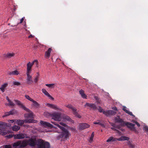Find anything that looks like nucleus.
<instances>
[{
	"mask_svg": "<svg viewBox=\"0 0 148 148\" xmlns=\"http://www.w3.org/2000/svg\"><path fill=\"white\" fill-rule=\"evenodd\" d=\"M5 148H12V146L10 145H6L5 146Z\"/></svg>",
	"mask_w": 148,
	"mask_h": 148,
	"instance_id": "de8ad7c7",
	"label": "nucleus"
},
{
	"mask_svg": "<svg viewBox=\"0 0 148 148\" xmlns=\"http://www.w3.org/2000/svg\"><path fill=\"white\" fill-rule=\"evenodd\" d=\"M35 63H36V64L37 65L38 63L37 60H35L32 63H31L29 62L27 64L26 73H31V69L32 66H33Z\"/></svg>",
	"mask_w": 148,
	"mask_h": 148,
	"instance_id": "39448f33",
	"label": "nucleus"
},
{
	"mask_svg": "<svg viewBox=\"0 0 148 148\" xmlns=\"http://www.w3.org/2000/svg\"><path fill=\"white\" fill-rule=\"evenodd\" d=\"M19 74V72L16 70L8 73L9 75H17Z\"/></svg>",
	"mask_w": 148,
	"mask_h": 148,
	"instance_id": "5701e85b",
	"label": "nucleus"
},
{
	"mask_svg": "<svg viewBox=\"0 0 148 148\" xmlns=\"http://www.w3.org/2000/svg\"><path fill=\"white\" fill-rule=\"evenodd\" d=\"M23 20H24V18H21V19L20 23H18V24H19V23H22V22H23Z\"/></svg>",
	"mask_w": 148,
	"mask_h": 148,
	"instance_id": "864d4df0",
	"label": "nucleus"
},
{
	"mask_svg": "<svg viewBox=\"0 0 148 148\" xmlns=\"http://www.w3.org/2000/svg\"><path fill=\"white\" fill-rule=\"evenodd\" d=\"M66 107L69 109H71L72 110L73 114L76 116L77 117L80 118H81V116L78 113L77 111V109L71 105L68 104L66 106Z\"/></svg>",
	"mask_w": 148,
	"mask_h": 148,
	"instance_id": "20e7f679",
	"label": "nucleus"
},
{
	"mask_svg": "<svg viewBox=\"0 0 148 148\" xmlns=\"http://www.w3.org/2000/svg\"><path fill=\"white\" fill-rule=\"evenodd\" d=\"M8 85L7 83H5L2 85L1 87H0V89L2 92H4L5 91V89L7 87Z\"/></svg>",
	"mask_w": 148,
	"mask_h": 148,
	"instance_id": "393cba45",
	"label": "nucleus"
},
{
	"mask_svg": "<svg viewBox=\"0 0 148 148\" xmlns=\"http://www.w3.org/2000/svg\"><path fill=\"white\" fill-rule=\"evenodd\" d=\"M24 126L25 127V125H24Z\"/></svg>",
	"mask_w": 148,
	"mask_h": 148,
	"instance_id": "774afa93",
	"label": "nucleus"
},
{
	"mask_svg": "<svg viewBox=\"0 0 148 148\" xmlns=\"http://www.w3.org/2000/svg\"><path fill=\"white\" fill-rule=\"evenodd\" d=\"M26 135L24 134L20 133L14 135V138L16 139H21L24 138Z\"/></svg>",
	"mask_w": 148,
	"mask_h": 148,
	"instance_id": "4468645a",
	"label": "nucleus"
},
{
	"mask_svg": "<svg viewBox=\"0 0 148 148\" xmlns=\"http://www.w3.org/2000/svg\"><path fill=\"white\" fill-rule=\"evenodd\" d=\"M47 106L49 107L56 110H59L61 111L62 109L58 107V106L56 105L51 104L49 103L47 104Z\"/></svg>",
	"mask_w": 148,
	"mask_h": 148,
	"instance_id": "2eb2a0df",
	"label": "nucleus"
},
{
	"mask_svg": "<svg viewBox=\"0 0 148 148\" xmlns=\"http://www.w3.org/2000/svg\"><path fill=\"white\" fill-rule=\"evenodd\" d=\"M33 37H34V36H33L32 35V34H31L28 37V38H33Z\"/></svg>",
	"mask_w": 148,
	"mask_h": 148,
	"instance_id": "052dcab7",
	"label": "nucleus"
},
{
	"mask_svg": "<svg viewBox=\"0 0 148 148\" xmlns=\"http://www.w3.org/2000/svg\"><path fill=\"white\" fill-rule=\"evenodd\" d=\"M20 128V127L16 125H14L12 127V130L14 131H17Z\"/></svg>",
	"mask_w": 148,
	"mask_h": 148,
	"instance_id": "c756f323",
	"label": "nucleus"
},
{
	"mask_svg": "<svg viewBox=\"0 0 148 148\" xmlns=\"http://www.w3.org/2000/svg\"><path fill=\"white\" fill-rule=\"evenodd\" d=\"M80 94L81 95L82 97L85 99L87 98V96L86 94L84 93V90H81L79 91Z\"/></svg>",
	"mask_w": 148,
	"mask_h": 148,
	"instance_id": "4be33fe9",
	"label": "nucleus"
},
{
	"mask_svg": "<svg viewBox=\"0 0 148 148\" xmlns=\"http://www.w3.org/2000/svg\"><path fill=\"white\" fill-rule=\"evenodd\" d=\"M55 84H45V86L49 87V88H53L54 87Z\"/></svg>",
	"mask_w": 148,
	"mask_h": 148,
	"instance_id": "473e14b6",
	"label": "nucleus"
},
{
	"mask_svg": "<svg viewBox=\"0 0 148 148\" xmlns=\"http://www.w3.org/2000/svg\"><path fill=\"white\" fill-rule=\"evenodd\" d=\"M94 136V132H92L91 136L90 137V140H89V142H91L93 140V138Z\"/></svg>",
	"mask_w": 148,
	"mask_h": 148,
	"instance_id": "e433bc0d",
	"label": "nucleus"
},
{
	"mask_svg": "<svg viewBox=\"0 0 148 148\" xmlns=\"http://www.w3.org/2000/svg\"><path fill=\"white\" fill-rule=\"evenodd\" d=\"M27 145V141L26 140H23L22 142H21L20 144V147H26Z\"/></svg>",
	"mask_w": 148,
	"mask_h": 148,
	"instance_id": "b1692460",
	"label": "nucleus"
},
{
	"mask_svg": "<svg viewBox=\"0 0 148 148\" xmlns=\"http://www.w3.org/2000/svg\"><path fill=\"white\" fill-rule=\"evenodd\" d=\"M129 138L126 137V136H122L121 137L119 138L118 139V140H129Z\"/></svg>",
	"mask_w": 148,
	"mask_h": 148,
	"instance_id": "cd10ccee",
	"label": "nucleus"
},
{
	"mask_svg": "<svg viewBox=\"0 0 148 148\" xmlns=\"http://www.w3.org/2000/svg\"><path fill=\"white\" fill-rule=\"evenodd\" d=\"M100 125H101L103 127H105V125L103 124H102L100 123Z\"/></svg>",
	"mask_w": 148,
	"mask_h": 148,
	"instance_id": "e2e57ef3",
	"label": "nucleus"
},
{
	"mask_svg": "<svg viewBox=\"0 0 148 148\" xmlns=\"http://www.w3.org/2000/svg\"><path fill=\"white\" fill-rule=\"evenodd\" d=\"M111 125L113 127H115L116 128L120 129V130H121L123 131H124V130L120 127V126L119 125H116L114 123H112L111 124Z\"/></svg>",
	"mask_w": 148,
	"mask_h": 148,
	"instance_id": "a878e982",
	"label": "nucleus"
},
{
	"mask_svg": "<svg viewBox=\"0 0 148 148\" xmlns=\"http://www.w3.org/2000/svg\"><path fill=\"white\" fill-rule=\"evenodd\" d=\"M51 123L58 127L63 131L61 135H60V137H64L65 138H66L69 137V133L67 130L65 129L64 127L60 126L59 124H57L55 121H51Z\"/></svg>",
	"mask_w": 148,
	"mask_h": 148,
	"instance_id": "f257e3e1",
	"label": "nucleus"
},
{
	"mask_svg": "<svg viewBox=\"0 0 148 148\" xmlns=\"http://www.w3.org/2000/svg\"><path fill=\"white\" fill-rule=\"evenodd\" d=\"M21 143V141H19L16 143H14L13 144V147H18L19 146H20V144Z\"/></svg>",
	"mask_w": 148,
	"mask_h": 148,
	"instance_id": "7c9ffc66",
	"label": "nucleus"
},
{
	"mask_svg": "<svg viewBox=\"0 0 148 148\" xmlns=\"http://www.w3.org/2000/svg\"><path fill=\"white\" fill-rule=\"evenodd\" d=\"M15 55V53H7L5 56L6 58H10L13 56Z\"/></svg>",
	"mask_w": 148,
	"mask_h": 148,
	"instance_id": "c85d7f7f",
	"label": "nucleus"
},
{
	"mask_svg": "<svg viewBox=\"0 0 148 148\" xmlns=\"http://www.w3.org/2000/svg\"><path fill=\"white\" fill-rule=\"evenodd\" d=\"M28 112V111H27ZM29 113H26L24 114V116L26 119H28L29 118H33L34 116L33 113L32 112H31L30 110H29Z\"/></svg>",
	"mask_w": 148,
	"mask_h": 148,
	"instance_id": "f3484780",
	"label": "nucleus"
},
{
	"mask_svg": "<svg viewBox=\"0 0 148 148\" xmlns=\"http://www.w3.org/2000/svg\"><path fill=\"white\" fill-rule=\"evenodd\" d=\"M6 134H7V132H3L2 133V135H6Z\"/></svg>",
	"mask_w": 148,
	"mask_h": 148,
	"instance_id": "680f3d73",
	"label": "nucleus"
},
{
	"mask_svg": "<svg viewBox=\"0 0 148 148\" xmlns=\"http://www.w3.org/2000/svg\"><path fill=\"white\" fill-rule=\"evenodd\" d=\"M51 100H54V99L50 95L48 97Z\"/></svg>",
	"mask_w": 148,
	"mask_h": 148,
	"instance_id": "8fccbe9b",
	"label": "nucleus"
},
{
	"mask_svg": "<svg viewBox=\"0 0 148 148\" xmlns=\"http://www.w3.org/2000/svg\"><path fill=\"white\" fill-rule=\"evenodd\" d=\"M37 75L34 78V81L35 83H36L38 81L39 78V74L38 73H37Z\"/></svg>",
	"mask_w": 148,
	"mask_h": 148,
	"instance_id": "72a5a7b5",
	"label": "nucleus"
},
{
	"mask_svg": "<svg viewBox=\"0 0 148 148\" xmlns=\"http://www.w3.org/2000/svg\"><path fill=\"white\" fill-rule=\"evenodd\" d=\"M112 109L115 111L117 110V109L116 107H113L112 108Z\"/></svg>",
	"mask_w": 148,
	"mask_h": 148,
	"instance_id": "6e6d98bb",
	"label": "nucleus"
},
{
	"mask_svg": "<svg viewBox=\"0 0 148 148\" xmlns=\"http://www.w3.org/2000/svg\"><path fill=\"white\" fill-rule=\"evenodd\" d=\"M34 103V105L35 107H37L39 106V104L36 101L33 99V101H32Z\"/></svg>",
	"mask_w": 148,
	"mask_h": 148,
	"instance_id": "4c0bfd02",
	"label": "nucleus"
},
{
	"mask_svg": "<svg viewBox=\"0 0 148 148\" xmlns=\"http://www.w3.org/2000/svg\"><path fill=\"white\" fill-rule=\"evenodd\" d=\"M103 114L108 116L114 115L116 114V112L112 110H106L103 111Z\"/></svg>",
	"mask_w": 148,
	"mask_h": 148,
	"instance_id": "6e6552de",
	"label": "nucleus"
},
{
	"mask_svg": "<svg viewBox=\"0 0 148 148\" xmlns=\"http://www.w3.org/2000/svg\"><path fill=\"white\" fill-rule=\"evenodd\" d=\"M16 112V111L14 110H13L10 111V112H9L10 115L14 114Z\"/></svg>",
	"mask_w": 148,
	"mask_h": 148,
	"instance_id": "a19ab883",
	"label": "nucleus"
},
{
	"mask_svg": "<svg viewBox=\"0 0 148 148\" xmlns=\"http://www.w3.org/2000/svg\"><path fill=\"white\" fill-rule=\"evenodd\" d=\"M98 109L99 110V111L100 112H103V111H105L100 106L99 107Z\"/></svg>",
	"mask_w": 148,
	"mask_h": 148,
	"instance_id": "79ce46f5",
	"label": "nucleus"
},
{
	"mask_svg": "<svg viewBox=\"0 0 148 148\" xmlns=\"http://www.w3.org/2000/svg\"><path fill=\"white\" fill-rule=\"evenodd\" d=\"M122 110L126 113L134 117L135 116L132 114V112L129 111L126 109V107L124 106L123 107Z\"/></svg>",
	"mask_w": 148,
	"mask_h": 148,
	"instance_id": "412c9836",
	"label": "nucleus"
},
{
	"mask_svg": "<svg viewBox=\"0 0 148 148\" xmlns=\"http://www.w3.org/2000/svg\"><path fill=\"white\" fill-rule=\"evenodd\" d=\"M84 106L85 107H88L91 109H92L94 110H95L97 109L96 105L94 103H86Z\"/></svg>",
	"mask_w": 148,
	"mask_h": 148,
	"instance_id": "dca6fc26",
	"label": "nucleus"
},
{
	"mask_svg": "<svg viewBox=\"0 0 148 148\" xmlns=\"http://www.w3.org/2000/svg\"><path fill=\"white\" fill-rule=\"evenodd\" d=\"M144 130L148 133V127L147 126H145L144 128Z\"/></svg>",
	"mask_w": 148,
	"mask_h": 148,
	"instance_id": "c03bdc74",
	"label": "nucleus"
},
{
	"mask_svg": "<svg viewBox=\"0 0 148 148\" xmlns=\"http://www.w3.org/2000/svg\"><path fill=\"white\" fill-rule=\"evenodd\" d=\"M16 10V8L14 7V11H15V10Z\"/></svg>",
	"mask_w": 148,
	"mask_h": 148,
	"instance_id": "338daca9",
	"label": "nucleus"
},
{
	"mask_svg": "<svg viewBox=\"0 0 148 148\" xmlns=\"http://www.w3.org/2000/svg\"><path fill=\"white\" fill-rule=\"evenodd\" d=\"M37 145L38 148H49L50 146L49 143H44L43 140L41 139H39L37 141Z\"/></svg>",
	"mask_w": 148,
	"mask_h": 148,
	"instance_id": "f03ea898",
	"label": "nucleus"
},
{
	"mask_svg": "<svg viewBox=\"0 0 148 148\" xmlns=\"http://www.w3.org/2000/svg\"><path fill=\"white\" fill-rule=\"evenodd\" d=\"M9 103H5V105H8L9 106H14V103L11 101L10 100L9 101H8Z\"/></svg>",
	"mask_w": 148,
	"mask_h": 148,
	"instance_id": "f704fd0d",
	"label": "nucleus"
},
{
	"mask_svg": "<svg viewBox=\"0 0 148 148\" xmlns=\"http://www.w3.org/2000/svg\"><path fill=\"white\" fill-rule=\"evenodd\" d=\"M25 97L26 99H27L29 101H33V99L30 97L29 95H26L25 96Z\"/></svg>",
	"mask_w": 148,
	"mask_h": 148,
	"instance_id": "58836bf2",
	"label": "nucleus"
},
{
	"mask_svg": "<svg viewBox=\"0 0 148 148\" xmlns=\"http://www.w3.org/2000/svg\"><path fill=\"white\" fill-rule=\"evenodd\" d=\"M116 122L120 123L119 126L120 127L124 126L125 125L126 122H124L123 120L121 119L119 116H117L114 119Z\"/></svg>",
	"mask_w": 148,
	"mask_h": 148,
	"instance_id": "0eeeda50",
	"label": "nucleus"
},
{
	"mask_svg": "<svg viewBox=\"0 0 148 148\" xmlns=\"http://www.w3.org/2000/svg\"><path fill=\"white\" fill-rule=\"evenodd\" d=\"M64 119L66 120H67L68 121H71V119L70 118L69 116H65L64 117Z\"/></svg>",
	"mask_w": 148,
	"mask_h": 148,
	"instance_id": "37998d69",
	"label": "nucleus"
},
{
	"mask_svg": "<svg viewBox=\"0 0 148 148\" xmlns=\"http://www.w3.org/2000/svg\"><path fill=\"white\" fill-rule=\"evenodd\" d=\"M27 144L30 146L34 147L36 145L37 141L36 142V140L33 138H30L27 141Z\"/></svg>",
	"mask_w": 148,
	"mask_h": 148,
	"instance_id": "1a4fd4ad",
	"label": "nucleus"
},
{
	"mask_svg": "<svg viewBox=\"0 0 148 148\" xmlns=\"http://www.w3.org/2000/svg\"><path fill=\"white\" fill-rule=\"evenodd\" d=\"M11 124L9 123H6V127H10L11 126Z\"/></svg>",
	"mask_w": 148,
	"mask_h": 148,
	"instance_id": "5fc2aeb1",
	"label": "nucleus"
},
{
	"mask_svg": "<svg viewBox=\"0 0 148 148\" xmlns=\"http://www.w3.org/2000/svg\"><path fill=\"white\" fill-rule=\"evenodd\" d=\"M8 122L9 123H13L14 122V120H9L8 121Z\"/></svg>",
	"mask_w": 148,
	"mask_h": 148,
	"instance_id": "3c124183",
	"label": "nucleus"
},
{
	"mask_svg": "<svg viewBox=\"0 0 148 148\" xmlns=\"http://www.w3.org/2000/svg\"><path fill=\"white\" fill-rule=\"evenodd\" d=\"M125 125H126L128 128H129L132 130L134 131L136 134H138V132L137 131L135 127V124L130 123L126 122Z\"/></svg>",
	"mask_w": 148,
	"mask_h": 148,
	"instance_id": "423d86ee",
	"label": "nucleus"
},
{
	"mask_svg": "<svg viewBox=\"0 0 148 148\" xmlns=\"http://www.w3.org/2000/svg\"><path fill=\"white\" fill-rule=\"evenodd\" d=\"M61 113L57 112H53L51 115L52 119H53L55 121H60L61 120Z\"/></svg>",
	"mask_w": 148,
	"mask_h": 148,
	"instance_id": "7ed1b4c3",
	"label": "nucleus"
},
{
	"mask_svg": "<svg viewBox=\"0 0 148 148\" xmlns=\"http://www.w3.org/2000/svg\"><path fill=\"white\" fill-rule=\"evenodd\" d=\"M14 101L18 106H20V107L22 108L24 110L29 112V110L21 104L20 101L18 100H14Z\"/></svg>",
	"mask_w": 148,
	"mask_h": 148,
	"instance_id": "f8f14e48",
	"label": "nucleus"
},
{
	"mask_svg": "<svg viewBox=\"0 0 148 148\" xmlns=\"http://www.w3.org/2000/svg\"><path fill=\"white\" fill-rule=\"evenodd\" d=\"M93 123L95 124L100 125V123L99 122H93Z\"/></svg>",
	"mask_w": 148,
	"mask_h": 148,
	"instance_id": "bf43d9fd",
	"label": "nucleus"
},
{
	"mask_svg": "<svg viewBox=\"0 0 148 148\" xmlns=\"http://www.w3.org/2000/svg\"><path fill=\"white\" fill-rule=\"evenodd\" d=\"M42 93H43L45 95L47 96L48 97L50 95L48 92L44 88L42 89Z\"/></svg>",
	"mask_w": 148,
	"mask_h": 148,
	"instance_id": "2f4dec72",
	"label": "nucleus"
},
{
	"mask_svg": "<svg viewBox=\"0 0 148 148\" xmlns=\"http://www.w3.org/2000/svg\"><path fill=\"white\" fill-rule=\"evenodd\" d=\"M51 51V49L49 48L48 50L45 52V58H49Z\"/></svg>",
	"mask_w": 148,
	"mask_h": 148,
	"instance_id": "6ab92c4d",
	"label": "nucleus"
},
{
	"mask_svg": "<svg viewBox=\"0 0 148 148\" xmlns=\"http://www.w3.org/2000/svg\"><path fill=\"white\" fill-rule=\"evenodd\" d=\"M133 122L135 123L138 127H139L140 126V124L137 121H134Z\"/></svg>",
	"mask_w": 148,
	"mask_h": 148,
	"instance_id": "a18cd8bd",
	"label": "nucleus"
},
{
	"mask_svg": "<svg viewBox=\"0 0 148 148\" xmlns=\"http://www.w3.org/2000/svg\"><path fill=\"white\" fill-rule=\"evenodd\" d=\"M18 25V24H17L16 25H12L11 26L12 27H14L15 26H16Z\"/></svg>",
	"mask_w": 148,
	"mask_h": 148,
	"instance_id": "69168bd1",
	"label": "nucleus"
},
{
	"mask_svg": "<svg viewBox=\"0 0 148 148\" xmlns=\"http://www.w3.org/2000/svg\"><path fill=\"white\" fill-rule=\"evenodd\" d=\"M6 128V123L2 121H0V130L5 131Z\"/></svg>",
	"mask_w": 148,
	"mask_h": 148,
	"instance_id": "a211bd4d",
	"label": "nucleus"
},
{
	"mask_svg": "<svg viewBox=\"0 0 148 148\" xmlns=\"http://www.w3.org/2000/svg\"><path fill=\"white\" fill-rule=\"evenodd\" d=\"M10 115V114H9V112H6L5 113V115L3 116V117H4L5 116H7Z\"/></svg>",
	"mask_w": 148,
	"mask_h": 148,
	"instance_id": "49530a36",
	"label": "nucleus"
},
{
	"mask_svg": "<svg viewBox=\"0 0 148 148\" xmlns=\"http://www.w3.org/2000/svg\"><path fill=\"white\" fill-rule=\"evenodd\" d=\"M40 123L41 125L44 126H47L50 128H56L53 125L48 122H45L42 121H41L40 122Z\"/></svg>",
	"mask_w": 148,
	"mask_h": 148,
	"instance_id": "9b49d317",
	"label": "nucleus"
},
{
	"mask_svg": "<svg viewBox=\"0 0 148 148\" xmlns=\"http://www.w3.org/2000/svg\"><path fill=\"white\" fill-rule=\"evenodd\" d=\"M23 124L24 123H36L37 121L32 119H25L23 120Z\"/></svg>",
	"mask_w": 148,
	"mask_h": 148,
	"instance_id": "aec40b11",
	"label": "nucleus"
},
{
	"mask_svg": "<svg viewBox=\"0 0 148 148\" xmlns=\"http://www.w3.org/2000/svg\"><path fill=\"white\" fill-rule=\"evenodd\" d=\"M69 129L73 131H76V129L73 127H71L69 128Z\"/></svg>",
	"mask_w": 148,
	"mask_h": 148,
	"instance_id": "09e8293b",
	"label": "nucleus"
},
{
	"mask_svg": "<svg viewBox=\"0 0 148 148\" xmlns=\"http://www.w3.org/2000/svg\"><path fill=\"white\" fill-rule=\"evenodd\" d=\"M60 124L61 125H62V126H65L66 125V124H65V123H62V122H60Z\"/></svg>",
	"mask_w": 148,
	"mask_h": 148,
	"instance_id": "603ef678",
	"label": "nucleus"
},
{
	"mask_svg": "<svg viewBox=\"0 0 148 148\" xmlns=\"http://www.w3.org/2000/svg\"><path fill=\"white\" fill-rule=\"evenodd\" d=\"M15 121L18 125L22 126L23 124V120H15Z\"/></svg>",
	"mask_w": 148,
	"mask_h": 148,
	"instance_id": "bb28decb",
	"label": "nucleus"
},
{
	"mask_svg": "<svg viewBox=\"0 0 148 148\" xmlns=\"http://www.w3.org/2000/svg\"><path fill=\"white\" fill-rule=\"evenodd\" d=\"M114 128L115 127H112L111 128V129H112V130H113L115 131H116L117 132H119V131L118 130H116Z\"/></svg>",
	"mask_w": 148,
	"mask_h": 148,
	"instance_id": "4d7b16f0",
	"label": "nucleus"
},
{
	"mask_svg": "<svg viewBox=\"0 0 148 148\" xmlns=\"http://www.w3.org/2000/svg\"><path fill=\"white\" fill-rule=\"evenodd\" d=\"M6 99L8 100V101H9L10 100L9 99V97L7 96L6 97Z\"/></svg>",
	"mask_w": 148,
	"mask_h": 148,
	"instance_id": "0e129e2a",
	"label": "nucleus"
},
{
	"mask_svg": "<svg viewBox=\"0 0 148 148\" xmlns=\"http://www.w3.org/2000/svg\"><path fill=\"white\" fill-rule=\"evenodd\" d=\"M13 84L15 85L19 86L21 84V83L19 82L14 81L13 82Z\"/></svg>",
	"mask_w": 148,
	"mask_h": 148,
	"instance_id": "ea45409f",
	"label": "nucleus"
},
{
	"mask_svg": "<svg viewBox=\"0 0 148 148\" xmlns=\"http://www.w3.org/2000/svg\"><path fill=\"white\" fill-rule=\"evenodd\" d=\"M27 75V83L29 85H30L33 82L32 79V76L30 75V73H26Z\"/></svg>",
	"mask_w": 148,
	"mask_h": 148,
	"instance_id": "ddd939ff",
	"label": "nucleus"
},
{
	"mask_svg": "<svg viewBox=\"0 0 148 148\" xmlns=\"http://www.w3.org/2000/svg\"><path fill=\"white\" fill-rule=\"evenodd\" d=\"M7 137L8 138H11L13 137L12 135V134L9 135L7 136Z\"/></svg>",
	"mask_w": 148,
	"mask_h": 148,
	"instance_id": "13d9d810",
	"label": "nucleus"
},
{
	"mask_svg": "<svg viewBox=\"0 0 148 148\" xmlns=\"http://www.w3.org/2000/svg\"><path fill=\"white\" fill-rule=\"evenodd\" d=\"M90 125L86 123H80L79 125V129L80 130H83L85 129L89 128Z\"/></svg>",
	"mask_w": 148,
	"mask_h": 148,
	"instance_id": "9d476101",
	"label": "nucleus"
},
{
	"mask_svg": "<svg viewBox=\"0 0 148 148\" xmlns=\"http://www.w3.org/2000/svg\"><path fill=\"white\" fill-rule=\"evenodd\" d=\"M115 141L114 138L113 137H110L106 140L107 142L114 141Z\"/></svg>",
	"mask_w": 148,
	"mask_h": 148,
	"instance_id": "c9c22d12",
	"label": "nucleus"
}]
</instances>
